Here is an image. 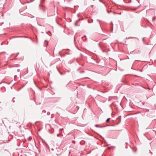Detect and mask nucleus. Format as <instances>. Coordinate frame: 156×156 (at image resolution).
<instances>
[{"label":"nucleus","instance_id":"obj_1","mask_svg":"<svg viewBox=\"0 0 156 156\" xmlns=\"http://www.w3.org/2000/svg\"><path fill=\"white\" fill-rule=\"evenodd\" d=\"M121 121V116H119L117 118L115 121V122H116V123H115V121L114 120H112L113 122V123H115V124H114L110 125H107L106 126H102L100 127V128H103V127H105L106 126H115V125L119 124L120 122Z\"/></svg>","mask_w":156,"mask_h":156},{"label":"nucleus","instance_id":"obj_2","mask_svg":"<svg viewBox=\"0 0 156 156\" xmlns=\"http://www.w3.org/2000/svg\"><path fill=\"white\" fill-rule=\"evenodd\" d=\"M74 40V43H75V45L77 48L79 50V48L77 47V45H82V40H77V41L76 40Z\"/></svg>","mask_w":156,"mask_h":156},{"label":"nucleus","instance_id":"obj_3","mask_svg":"<svg viewBox=\"0 0 156 156\" xmlns=\"http://www.w3.org/2000/svg\"><path fill=\"white\" fill-rule=\"evenodd\" d=\"M26 37L25 36H13L12 38H19L20 39H22L23 38H25Z\"/></svg>","mask_w":156,"mask_h":156},{"label":"nucleus","instance_id":"obj_4","mask_svg":"<svg viewBox=\"0 0 156 156\" xmlns=\"http://www.w3.org/2000/svg\"><path fill=\"white\" fill-rule=\"evenodd\" d=\"M98 45L101 48H104L105 47V45L101 42L98 43Z\"/></svg>","mask_w":156,"mask_h":156},{"label":"nucleus","instance_id":"obj_5","mask_svg":"<svg viewBox=\"0 0 156 156\" xmlns=\"http://www.w3.org/2000/svg\"><path fill=\"white\" fill-rule=\"evenodd\" d=\"M7 40H5L1 43V45H2L4 44H7L8 43L9 41H7Z\"/></svg>","mask_w":156,"mask_h":156},{"label":"nucleus","instance_id":"obj_6","mask_svg":"<svg viewBox=\"0 0 156 156\" xmlns=\"http://www.w3.org/2000/svg\"><path fill=\"white\" fill-rule=\"evenodd\" d=\"M122 83H124L125 84H128V82L126 79L122 80H121Z\"/></svg>","mask_w":156,"mask_h":156},{"label":"nucleus","instance_id":"obj_7","mask_svg":"<svg viewBox=\"0 0 156 156\" xmlns=\"http://www.w3.org/2000/svg\"><path fill=\"white\" fill-rule=\"evenodd\" d=\"M142 41L143 43L146 45H149L151 44L150 43V42H148L147 43V42H146V40L143 39L142 40Z\"/></svg>","mask_w":156,"mask_h":156},{"label":"nucleus","instance_id":"obj_8","mask_svg":"<svg viewBox=\"0 0 156 156\" xmlns=\"http://www.w3.org/2000/svg\"><path fill=\"white\" fill-rule=\"evenodd\" d=\"M44 44H45V47H46L48 45V41L47 40H45L44 42Z\"/></svg>","mask_w":156,"mask_h":156},{"label":"nucleus","instance_id":"obj_9","mask_svg":"<svg viewBox=\"0 0 156 156\" xmlns=\"http://www.w3.org/2000/svg\"><path fill=\"white\" fill-rule=\"evenodd\" d=\"M57 70L58 71V72H59V74H60L61 75H63L64 74L63 73L61 72L60 71V70H59L58 69L57 67Z\"/></svg>","mask_w":156,"mask_h":156},{"label":"nucleus","instance_id":"obj_10","mask_svg":"<svg viewBox=\"0 0 156 156\" xmlns=\"http://www.w3.org/2000/svg\"><path fill=\"white\" fill-rule=\"evenodd\" d=\"M85 141L84 140H83L80 142V143L81 145H83L85 144Z\"/></svg>","mask_w":156,"mask_h":156},{"label":"nucleus","instance_id":"obj_11","mask_svg":"<svg viewBox=\"0 0 156 156\" xmlns=\"http://www.w3.org/2000/svg\"><path fill=\"white\" fill-rule=\"evenodd\" d=\"M33 42V43H34V42H35V43L36 44H37V40H36V41H34V40H33V39H32V40H31Z\"/></svg>","mask_w":156,"mask_h":156},{"label":"nucleus","instance_id":"obj_12","mask_svg":"<svg viewBox=\"0 0 156 156\" xmlns=\"http://www.w3.org/2000/svg\"><path fill=\"white\" fill-rule=\"evenodd\" d=\"M60 53H61L60 52H59V55H60L61 56H65V54H63L61 55L60 54Z\"/></svg>","mask_w":156,"mask_h":156},{"label":"nucleus","instance_id":"obj_13","mask_svg":"<svg viewBox=\"0 0 156 156\" xmlns=\"http://www.w3.org/2000/svg\"><path fill=\"white\" fill-rule=\"evenodd\" d=\"M2 90L3 92H5V88L4 87H3L2 88Z\"/></svg>","mask_w":156,"mask_h":156},{"label":"nucleus","instance_id":"obj_14","mask_svg":"<svg viewBox=\"0 0 156 156\" xmlns=\"http://www.w3.org/2000/svg\"><path fill=\"white\" fill-rule=\"evenodd\" d=\"M50 133H52L54 132V129H51V130H49Z\"/></svg>","mask_w":156,"mask_h":156},{"label":"nucleus","instance_id":"obj_15","mask_svg":"<svg viewBox=\"0 0 156 156\" xmlns=\"http://www.w3.org/2000/svg\"><path fill=\"white\" fill-rule=\"evenodd\" d=\"M45 146L47 148H49V147L47 143H45Z\"/></svg>","mask_w":156,"mask_h":156},{"label":"nucleus","instance_id":"obj_16","mask_svg":"<svg viewBox=\"0 0 156 156\" xmlns=\"http://www.w3.org/2000/svg\"><path fill=\"white\" fill-rule=\"evenodd\" d=\"M110 119V118H108L106 121V122H108V121H109Z\"/></svg>","mask_w":156,"mask_h":156},{"label":"nucleus","instance_id":"obj_17","mask_svg":"<svg viewBox=\"0 0 156 156\" xmlns=\"http://www.w3.org/2000/svg\"><path fill=\"white\" fill-rule=\"evenodd\" d=\"M15 98V97L13 98L12 100V101L13 102H15V101L14 100V99Z\"/></svg>","mask_w":156,"mask_h":156},{"label":"nucleus","instance_id":"obj_18","mask_svg":"<svg viewBox=\"0 0 156 156\" xmlns=\"http://www.w3.org/2000/svg\"><path fill=\"white\" fill-rule=\"evenodd\" d=\"M50 114V113L49 112H48L47 113V114L48 115H49Z\"/></svg>","mask_w":156,"mask_h":156},{"label":"nucleus","instance_id":"obj_19","mask_svg":"<svg viewBox=\"0 0 156 156\" xmlns=\"http://www.w3.org/2000/svg\"><path fill=\"white\" fill-rule=\"evenodd\" d=\"M95 126L96 127H99V125L98 124L95 125Z\"/></svg>","mask_w":156,"mask_h":156},{"label":"nucleus","instance_id":"obj_20","mask_svg":"<svg viewBox=\"0 0 156 156\" xmlns=\"http://www.w3.org/2000/svg\"><path fill=\"white\" fill-rule=\"evenodd\" d=\"M53 117H54V115H53V114H52L51 115V118H53Z\"/></svg>","mask_w":156,"mask_h":156},{"label":"nucleus","instance_id":"obj_21","mask_svg":"<svg viewBox=\"0 0 156 156\" xmlns=\"http://www.w3.org/2000/svg\"><path fill=\"white\" fill-rule=\"evenodd\" d=\"M46 112V111L45 110H43L42 111V113H45Z\"/></svg>","mask_w":156,"mask_h":156},{"label":"nucleus","instance_id":"obj_22","mask_svg":"<svg viewBox=\"0 0 156 156\" xmlns=\"http://www.w3.org/2000/svg\"><path fill=\"white\" fill-rule=\"evenodd\" d=\"M25 85H23V86L22 87L20 88V89H19L18 90V91H19V90H20V89H21L22 87H23L25 86Z\"/></svg>","mask_w":156,"mask_h":156},{"label":"nucleus","instance_id":"obj_23","mask_svg":"<svg viewBox=\"0 0 156 156\" xmlns=\"http://www.w3.org/2000/svg\"><path fill=\"white\" fill-rule=\"evenodd\" d=\"M84 71H80V73H84Z\"/></svg>","mask_w":156,"mask_h":156},{"label":"nucleus","instance_id":"obj_24","mask_svg":"<svg viewBox=\"0 0 156 156\" xmlns=\"http://www.w3.org/2000/svg\"><path fill=\"white\" fill-rule=\"evenodd\" d=\"M63 129V128L60 129H59V130H60V131H62Z\"/></svg>","mask_w":156,"mask_h":156},{"label":"nucleus","instance_id":"obj_25","mask_svg":"<svg viewBox=\"0 0 156 156\" xmlns=\"http://www.w3.org/2000/svg\"><path fill=\"white\" fill-rule=\"evenodd\" d=\"M60 135V133H58V134H57V136H59Z\"/></svg>","mask_w":156,"mask_h":156},{"label":"nucleus","instance_id":"obj_26","mask_svg":"<svg viewBox=\"0 0 156 156\" xmlns=\"http://www.w3.org/2000/svg\"><path fill=\"white\" fill-rule=\"evenodd\" d=\"M117 41L119 42H120V43H122V42H121V41H118V40H117ZM123 43L124 44V43Z\"/></svg>","mask_w":156,"mask_h":156},{"label":"nucleus","instance_id":"obj_27","mask_svg":"<svg viewBox=\"0 0 156 156\" xmlns=\"http://www.w3.org/2000/svg\"><path fill=\"white\" fill-rule=\"evenodd\" d=\"M20 69H18L17 70V71L18 72H20Z\"/></svg>","mask_w":156,"mask_h":156},{"label":"nucleus","instance_id":"obj_28","mask_svg":"<svg viewBox=\"0 0 156 156\" xmlns=\"http://www.w3.org/2000/svg\"><path fill=\"white\" fill-rule=\"evenodd\" d=\"M81 86H84V84H81Z\"/></svg>","mask_w":156,"mask_h":156},{"label":"nucleus","instance_id":"obj_29","mask_svg":"<svg viewBox=\"0 0 156 156\" xmlns=\"http://www.w3.org/2000/svg\"><path fill=\"white\" fill-rule=\"evenodd\" d=\"M125 148H128V146H126V147H125Z\"/></svg>","mask_w":156,"mask_h":156},{"label":"nucleus","instance_id":"obj_30","mask_svg":"<svg viewBox=\"0 0 156 156\" xmlns=\"http://www.w3.org/2000/svg\"><path fill=\"white\" fill-rule=\"evenodd\" d=\"M67 50L68 51H69V49H67Z\"/></svg>","mask_w":156,"mask_h":156},{"label":"nucleus","instance_id":"obj_31","mask_svg":"<svg viewBox=\"0 0 156 156\" xmlns=\"http://www.w3.org/2000/svg\"><path fill=\"white\" fill-rule=\"evenodd\" d=\"M51 150L52 151H53V150H54V149H53V148H51Z\"/></svg>","mask_w":156,"mask_h":156},{"label":"nucleus","instance_id":"obj_32","mask_svg":"<svg viewBox=\"0 0 156 156\" xmlns=\"http://www.w3.org/2000/svg\"><path fill=\"white\" fill-rule=\"evenodd\" d=\"M5 53V52H2V53Z\"/></svg>","mask_w":156,"mask_h":156},{"label":"nucleus","instance_id":"obj_33","mask_svg":"<svg viewBox=\"0 0 156 156\" xmlns=\"http://www.w3.org/2000/svg\"><path fill=\"white\" fill-rule=\"evenodd\" d=\"M11 88L12 89V87H11Z\"/></svg>","mask_w":156,"mask_h":156},{"label":"nucleus","instance_id":"obj_34","mask_svg":"<svg viewBox=\"0 0 156 156\" xmlns=\"http://www.w3.org/2000/svg\"><path fill=\"white\" fill-rule=\"evenodd\" d=\"M56 155H57V156H58V154H56Z\"/></svg>","mask_w":156,"mask_h":156},{"label":"nucleus","instance_id":"obj_35","mask_svg":"<svg viewBox=\"0 0 156 156\" xmlns=\"http://www.w3.org/2000/svg\"><path fill=\"white\" fill-rule=\"evenodd\" d=\"M69 54V53H66V54Z\"/></svg>","mask_w":156,"mask_h":156},{"label":"nucleus","instance_id":"obj_36","mask_svg":"<svg viewBox=\"0 0 156 156\" xmlns=\"http://www.w3.org/2000/svg\"><path fill=\"white\" fill-rule=\"evenodd\" d=\"M147 111H149V110H147Z\"/></svg>","mask_w":156,"mask_h":156},{"label":"nucleus","instance_id":"obj_37","mask_svg":"<svg viewBox=\"0 0 156 156\" xmlns=\"http://www.w3.org/2000/svg\"><path fill=\"white\" fill-rule=\"evenodd\" d=\"M147 111H149V110H147Z\"/></svg>","mask_w":156,"mask_h":156},{"label":"nucleus","instance_id":"obj_38","mask_svg":"<svg viewBox=\"0 0 156 156\" xmlns=\"http://www.w3.org/2000/svg\"><path fill=\"white\" fill-rule=\"evenodd\" d=\"M75 142V141L74 140H73V142Z\"/></svg>","mask_w":156,"mask_h":156},{"label":"nucleus","instance_id":"obj_39","mask_svg":"<svg viewBox=\"0 0 156 156\" xmlns=\"http://www.w3.org/2000/svg\"><path fill=\"white\" fill-rule=\"evenodd\" d=\"M75 142V141L74 140H73V142Z\"/></svg>","mask_w":156,"mask_h":156},{"label":"nucleus","instance_id":"obj_40","mask_svg":"<svg viewBox=\"0 0 156 156\" xmlns=\"http://www.w3.org/2000/svg\"><path fill=\"white\" fill-rule=\"evenodd\" d=\"M62 136H63V134H62Z\"/></svg>","mask_w":156,"mask_h":156}]
</instances>
